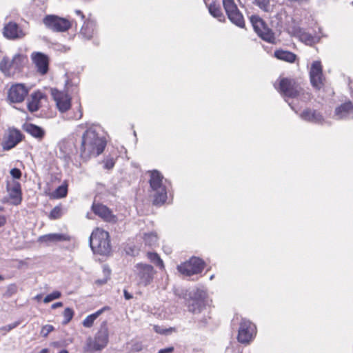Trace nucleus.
I'll return each mask as SVG.
<instances>
[{
	"label": "nucleus",
	"instance_id": "obj_1",
	"mask_svg": "<svg viewBox=\"0 0 353 353\" xmlns=\"http://www.w3.org/2000/svg\"><path fill=\"white\" fill-rule=\"evenodd\" d=\"M100 132L99 126L92 125L83 134L80 148L81 158L86 160L92 156H99L103 152L106 141L100 135Z\"/></svg>",
	"mask_w": 353,
	"mask_h": 353
},
{
	"label": "nucleus",
	"instance_id": "obj_2",
	"mask_svg": "<svg viewBox=\"0 0 353 353\" xmlns=\"http://www.w3.org/2000/svg\"><path fill=\"white\" fill-rule=\"evenodd\" d=\"M109 343L108 322L103 321L93 336H88L83 345V353H101Z\"/></svg>",
	"mask_w": 353,
	"mask_h": 353
},
{
	"label": "nucleus",
	"instance_id": "obj_3",
	"mask_svg": "<svg viewBox=\"0 0 353 353\" xmlns=\"http://www.w3.org/2000/svg\"><path fill=\"white\" fill-rule=\"evenodd\" d=\"M150 192L154 198L153 203L156 205H163L168 198V183L163 175L157 170L150 172Z\"/></svg>",
	"mask_w": 353,
	"mask_h": 353
},
{
	"label": "nucleus",
	"instance_id": "obj_4",
	"mask_svg": "<svg viewBox=\"0 0 353 353\" xmlns=\"http://www.w3.org/2000/svg\"><path fill=\"white\" fill-rule=\"evenodd\" d=\"M274 87L284 97L285 101L288 103L291 108L295 112H297L292 103L288 102V99L301 97L303 92L302 88L294 80L288 78L278 79L274 83Z\"/></svg>",
	"mask_w": 353,
	"mask_h": 353
},
{
	"label": "nucleus",
	"instance_id": "obj_5",
	"mask_svg": "<svg viewBox=\"0 0 353 353\" xmlns=\"http://www.w3.org/2000/svg\"><path fill=\"white\" fill-rule=\"evenodd\" d=\"M109 234L100 228L95 229L90 237V245L94 253L108 255L111 252Z\"/></svg>",
	"mask_w": 353,
	"mask_h": 353
},
{
	"label": "nucleus",
	"instance_id": "obj_6",
	"mask_svg": "<svg viewBox=\"0 0 353 353\" xmlns=\"http://www.w3.org/2000/svg\"><path fill=\"white\" fill-rule=\"evenodd\" d=\"M26 61V57L18 53L12 59L7 56L3 57L0 61V70L6 75H10L17 71H19Z\"/></svg>",
	"mask_w": 353,
	"mask_h": 353
},
{
	"label": "nucleus",
	"instance_id": "obj_7",
	"mask_svg": "<svg viewBox=\"0 0 353 353\" xmlns=\"http://www.w3.org/2000/svg\"><path fill=\"white\" fill-rule=\"evenodd\" d=\"M134 272L138 284L143 286L150 285L154 279L155 271L154 268L146 263H137L134 266Z\"/></svg>",
	"mask_w": 353,
	"mask_h": 353
},
{
	"label": "nucleus",
	"instance_id": "obj_8",
	"mask_svg": "<svg viewBox=\"0 0 353 353\" xmlns=\"http://www.w3.org/2000/svg\"><path fill=\"white\" fill-rule=\"evenodd\" d=\"M203 268L204 262L197 257H192L189 261L177 266V270L181 274L188 276L201 273Z\"/></svg>",
	"mask_w": 353,
	"mask_h": 353
},
{
	"label": "nucleus",
	"instance_id": "obj_9",
	"mask_svg": "<svg viewBox=\"0 0 353 353\" xmlns=\"http://www.w3.org/2000/svg\"><path fill=\"white\" fill-rule=\"evenodd\" d=\"M250 21L256 33L264 41L273 43L275 40L273 32L265 25L264 21L257 16H252Z\"/></svg>",
	"mask_w": 353,
	"mask_h": 353
},
{
	"label": "nucleus",
	"instance_id": "obj_10",
	"mask_svg": "<svg viewBox=\"0 0 353 353\" xmlns=\"http://www.w3.org/2000/svg\"><path fill=\"white\" fill-rule=\"evenodd\" d=\"M256 335V326L249 320L243 319L240 323L238 341L241 343L248 344Z\"/></svg>",
	"mask_w": 353,
	"mask_h": 353
},
{
	"label": "nucleus",
	"instance_id": "obj_11",
	"mask_svg": "<svg viewBox=\"0 0 353 353\" xmlns=\"http://www.w3.org/2000/svg\"><path fill=\"white\" fill-rule=\"evenodd\" d=\"M223 4L230 21L239 28H244L245 21L243 17L239 10L234 0H223Z\"/></svg>",
	"mask_w": 353,
	"mask_h": 353
},
{
	"label": "nucleus",
	"instance_id": "obj_12",
	"mask_svg": "<svg viewBox=\"0 0 353 353\" xmlns=\"http://www.w3.org/2000/svg\"><path fill=\"white\" fill-rule=\"evenodd\" d=\"M43 22L46 28L54 32H65L71 27V23L69 20L56 15L46 16Z\"/></svg>",
	"mask_w": 353,
	"mask_h": 353
},
{
	"label": "nucleus",
	"instance_id": "obj_13",
	"mask_svg": "<svg viewBox=\"0 0 353 353\" xmlns=\"http://www.w3.org/2000/svg\"><path fill=\"white\" fill-rule=\"evenodd\" d=\"M310 81L314 88L321 89L323 85V68L319 61H314L310 70Z\"/></svg>",
	"mask_w": 353,
	"mask_h": 353
},
{
	"label": "nucleus",
	"instance_id": "obj_14",
	"mask_svg": "<svg viewBox=\"0 0 353 353\" xmlns=\"http://www.w3.org/2000/svg\"><path fill=\"white\" fill-rule=\"evenodd\" d=\"M28 94V89L22 83L12 85L8 90V99L12 103H21Z\"/></svg>",
	"mask_w": 353,
	"mask_h": 353
},
{
	"label": "nucleus",
	"instance_id": "obj_15",
	"mask_svg": "<svg viewBox=\"0 0 353 353\" xmlns=\"http://www.w3.org/2000/svg\"><path fill=\"white\" fill-rule=\"evenodd\" d=\"M3 36L10 40H17L23 39L26 34L24 31L17 23L9 22L3 28Z\"/></svg>",
	"mask_w": 353,
	"mask_h": 353
},
{
	"label": "nucleus",
	"instance_id": "obj_16",
	"mask_svg": "<svg viewBox=\"0 0 353 353\" xmlns=\"http://www.w3.org/2000/svg\"><path fill=\"white\" fill-rule=\"evenodd\" d=\"M6 189L11 200V203L14 205H19L22 201L21 184L14 179L8 181Z\"/></svg>",
	"mask_w": 353,
	"mask_h": 353
},
{
	"label": "nucleus",
	"instance_id": "obj_17",
	"mask_svg": "<svg viewBox=\"0 0 353 353\" xmlns=\"http://www.w3.org/2000/svg\"><path fill=\"white\" fill-rule=\"evenodd\" d=\"M31 59L35 65L37 71L41 75L46 74L48 71L49 58L40 52H34L31 54Z\"/></svg>",
	"mask_w": 353,
	"mask_h": 353
},
{
	"label": "nucleus",
	"instance_id": "obj_18",
	"mask_svg": "<svg viewBox=\"0 0 353 353\" xmlns=\"http://www.w3.org/2000/svg\"><path fill=\"white\" fill-rule=\"evenodd\" d=\"M334 118L336 120L353 119V103L346 101L335 108Z\"/></svg>",
	"mask_w": 353,
	"mask_h": 353
},
{
	"label": "nucleus",
	"instance_id": "obj_19",
	"mask_svg": "<svg viewBox=\"0 0 353 353\" xmlns=\"http://www.w3.org/2000/svg\"><path fill=\"white\" fill-rule=\"evenodd\" d=\"M52 94L59 111L64 112L70 109L71 98L68 94L54 90H52Z\"/></svg>",
	"mask_w": 353,
	"mask_h": 353
},
{
	"label": "nucleus",
	"instance_id": "obj_20",
	"mask_svg": "<svg viewBox=\"0 0 353 353\" xmlns=\"http://www.w3.org/2000/svg\"><path fill=\"white\" fill-rule=\"evenodd\" d=\"M205 292L201 290H197L192 300L188 303V307L190 312L193 313L200 312L204 306Z\"/></svg>",
	"mask_w": 353,
	"mask_h": 353
},
{
	"label": "nucleus",
	"instance_id": "obj_21",
	"mask_svg": "<svg viewBox=\"0 0 353 353\" xmlns=\"http://www.w3.org/2000/svg\"><path fill=\"white\" fill-rule=\"evenodd\" d=\"M22 140V134L16 129L10 130L6 139L3 141L4 150H9L15 147Z\"/></svg>",
	"mask_w": 353,
	"mask_h": 353
},
{
	"label": "nucleus",
	"instance_id": "obj_22",
	"mask_svg": "<svg viewBox=\"0 0 353 353\" xmlns=\"http://www.w3.org/2000/svg\"><path fill=\"white\" fill-rule=\"evenodd\" d=\"M94 213L105 221L111 222L114 221L115 216L112 214V212L105 205L102 204H93L92 206Z\"/></svg>",
	"mask_w": 353,
	"mask_h": 353
},
{
	"label": "nucleus",
	"instance_id": "obj_23",
	"mask_svg": "<svg viewBox=\"0 0 353 353\" xmlns=\"http://www.w3.org/2000/svg\"><path fill=\"white\" fill-rule=\"evenodd\" d=\"M301 119L314 123L321 124L323 122V117L316 110L305 109L300 114Z\"/></svg>",
	"mask_w": 353,
	"mask_h": 353
},
{
	"label": "nucleus",
	"instance_id": "obj_24",
	"mask_svg": "<svg viewBox=\"0 0 353 353\" xmlns=\"http://www.w3.org/2000/svg\"><path fill=\"white\" fill-rule=\"evenodd\" d=\"M97 32V23L94 21L88 19L84 22L81 29V34L86 39H90Z\"/></svg>",
	"mask_w": 353,
	"mask_h": 353
},
{
	"label": "nucleus",
	"instance_id": "obj_25",
	"mask_svg": "<svg viewBox=\"0 0 353 353\" xmlns=\"http://www.w3.org/2000/svg\"><path fill=\"white\" fill-rule=\"evenodd\" d=\"M68 238L66 235L58 233H51L41 236L38 239V241L41 243L49 244L59 241H67Z\"/></svg>",
	"mask_w": 353,
	"mask_h": 353
},
{
	"label": "nucleus",
	"instance_id": "obj_26",
	"mask_svg": "<svg viewBox=\"0 0 353 353\" xmlns=\"http://www.w3.org/2000/svg\"><path fill=\"white\" fill-rule=\"evenodd\" d=\"M23 128L27 133L37 139H42L45 135V130L43 128L32 123H25Z\"/></svg>",
	"mask_w": 353,
	"mask_h": 353
},
{
	"label": "nucleus",
	"instance_id": "obj_27",
	"mask_svg": "<svg viewBox=\"0 0 353 353\" xmlns=\"http://www.w3.org/2000/svg\"><path fill=\"white\" fill-rule=\"evenodd\" d=\"M43 97V94L40 91L34 92L30 95L28 102V108L30 112H34L39 110L40 101Z\"/></svg>",
	"mask_w": 353,
	"mask_h": 353
},
{
	"label": "nucleus",
	"instance_id": "obj_28",
	"mask_svg": "<svg viewBox=\"0 0 353 353\" xmlns=\"http://www.w3.org/2000/svg\"><path fill=\"white\" fill-rule=\"evenodd\" d=\"M110 310V307L108 306H105L103 307H102L101 309L97 310V312H95L94 313L90 314V315H88V316L85 317V319L82 322V324L85 327H88V328H90L91 327L93 324H94V321L105 311H107V310Z\"/></svg>",
	"mask_w": 353,
	"mask_h": 353
},
{
	"label": "nucleus",
	"instance_id": "obj_29",
	"mask_svg": "<svg viewBox=\"0 0 353 353\" xmlns=\"http://www.w3.org/2000/svg\"><path fill=\"white\" fill-rule=\"evenodd\" d=\"M274 56L278 59L285 61L289 63H293L294 62L296 59V55L290 52L283 50H278L274 52Z\"/></svg>",
	"mask_w": 353,
	"mask_h": 353
},
{
	"label": "nucleus",
	"instance_id": "obj_30",
	"mask_svg": "<svg viewBox=\"0 0 353 353\" xmlns=\"http://www.w3.org/2000/svg\"><path fill=\"white\" fill-rule=\"evenodd\" d=\"M208 10L210 14L217 19L219 21L223 22L225 21V17L219 6L214 3H212L209 6Z\"/></svg>",
	"mask_w": 353,
	"mask_h": 353
},
{
	"label": "nucleus",
	"instance_id": "obj_31",
	"mask_svg": "<svg viewBox=\"0 0 353 353\" xmlns=\"http://www.w3.org/2000/svg\"><path fill=\"white\" fill-rule=\"evenodd\" d=\"M299 38L301 41L310 46L314 44L319 41V38L318 37L312 36V34L305 32H301Z\"/></svg>",
	"mask_w": 353,
	"mask_h": 353
},
{
	"label": "nucleus",
	"instance_id": "obj_32",
	"mask_svg": "<svg viewBox=\"0 0 353 353\" xmlns=\"http://www.w3.org/2000/svg\"><path fill=\"white\" fill-rule=\"evenodd\" d=\"M159 238L155 232L145 233L143 236V241L145 245L152 247L157 244Z\"/></svg>",
	"mask_w": 353,
	"mask_h": 353
},
{
	"label": "nucleus",
	"instance_id": "obj_33",
	"mask_svg": "<svg viewBox=\"0 0 353 353\" xmlns=\"http://www.w3.org/2000/svg\"><path fill=\"white\" fill-rule=\"evenodd\" d=\"M147 256L152 263L159 268L163 269L164 268L163 262L157 253L148 252Z\"/></svg>",
	"mask_w": 353,
	"mask_h": 353
},
{
	"label": "nucleus",
	"instance_id": "obj_34",
	"mask_svg": "<svg viewBox=\"0 0 353 353\" xmlns=\"http://www.w3.org/2000/svg\"><path fill=\"white\" fill-rule=\"evenodd\" d=\"M153 329L155 332L163 335H168L176 331L174 327L165 328L159 325H154Z\"/></svg>",
	"mask_w": 353,
	"mask_h": 353
},
{
	"label": "nucleus",
	"instance_id": "obj_35",
	"mask_svg": "<svg viewBox=\"0 0 353 353\" xmlns=\"http://www.w3.org/2000/svg\"><path fill=\"white\" fill-rule=\"evenodd\" d=\"M67 185H62L59 186L54 192V197L57 199L63 198L67 195Z\"/></svg>",
	"mask_w": 353,
	"mask_h": 353
},
{
	"label": "nucleus",
	"instance_id": "obj_36",
	"mask_svg": "<svg viewBox=\"0 0 353 353\" xmlns=\"http://www.w3.org/2000/svg\"><path fill=\"white\" fill-rule=\"evenodd\" d=\"M20 323L21 322L17 321L7 325L2 326L0 327V333H1L3 335H6L7 332L17 327Z\"/></svg>",
	"mask_w": 353,
	"mask_h": 353
},
{
	"label": "nucleus",
	"instance_id": "obj_37",
	"mask_svg": "<svg viewBox=\"0 0 353 353\" xmlns=\"http://www.w3.org/2000/svg\"><path fill=\"white\" fill-rule=\"evenodd\" d=\"M254 3L265 12L270 10V0H254Z\"/></svg>",
	"mask_w": 353,
	"mask_h": 353
},
{
	"label": "nucleus",
	"instance_id": "obj_38",
	"mask_svg": "<svg viewBox=\"0 0 353 353\" xmlns=\"http://www.w3.org/2000/svg\"><path fill=\"white\" fill-rule=\"evenodd\" d=\"M61 294L59 291H54L53 292L48 294L43 299V302L46 303H50L54 299H59Z\"/></svg>",
	"mask_w": 353,
	"mask_h": 353
},
{
	"label": "nucleus",
	"instance_id": "obj_39",
	"mask_svg": "<svg viewBox=\"0 0 353 353\" xmlns=\"http://www.w3.org/2000/svg\"><path fill=\"white\" fill-rule=\"evenodd\" d=\"M63 314V317H64L63 323L67 324L72 319L73 315H74V312L71 308L67 307L64 310Z\"/></svg>",
	"mask_w": 353,
	"mask_h": 353
},
{
	"label": "nucleus",
	"instance_id": "obj_40",
	"mask_svg": "<svg viewBox=\"0 0 353 353\" xmlns=\"http://www.w3.org/2000/svg\"><path fill=\"white\" fill-rule=\"evenodd\" d=\"M79 81L77 80H74V81H69V80H67L66 82H65V89H66V91L67 92H74L75 90L77 89V85L78 84Z\"/></svg>",
	"mask_w": 353,
	"mask_h": 353
},
{
	"label": "nucleus",
	"instance_id": "obj_41",
	"mask_svg": "<svg viewBox=\"0 0 353 353\" xmlns=\"http://www.w3.org/2000/svg\"><path fill=\"white\" fill-rule=\"evenodd\" d=\"M54 330V327L52 325H44L41 330V335L43 337H47L48 335Z\"/></svg>",
	"mask_w": 353,
	"mask_h": 353
},
{
	"label": "nucleus",
	"instance_id": "obj_42",
	"mask_svg": "<svg viewBox=\"0 0 353 353\" xmlns=\"http://www.w3.org/2000/svg\"><path fill=\"white\" fill-rule=\"evenodd\" d=\"M61 210L59 207L54 208L50 214V218L52 219H57L61 216Z\"/></svg>",
	"mask_w": 353,
	"mask_h": 353
},
{
	"label": "nucleus",
	"instance_id": "obj_43",
	"mask_svg": "<svg viewBox=\"0 0 353 353\" xmlns=\"http://www.w3.org/2000/svg\"><path fill=\"white\" fill-rule=\"evenodd\" d=\"M10 173L11 176H12V178L14 179H19L21 176V172L18 168L11 169Z\"/></svg>",
	"mask_w": 353,
	"mask_h": 353
},
{
	"label": "nucleus",
	"instance_id": "obj_44",
	"mask_svg": "<svg viewBox=\"0 0 353 353\" xmlns=\"http://www.w3.org/2000/svg\"><path fill=\"white\" fill-rule=\"evenodd\" d=\"M114 163L112 159H108L105 163V168L107 169H111L113 168Z\"/></svg>",
	"mask_w": 353,
	"mask_h": 353
},
{
	"label": "nucleus",
	"instance_id": "obj_45",
	"mask_svg": "<svg viewBox=\"0 0 353 353\" xmlns=\"http://www.w3.org/2000/svg\"><path fill=\"white\" fill-rule=\"evenodd\" d=\"M174 351L173 347H168L164 349H161L158 353H172Z\"/></svg>",
	"mask_w": 353,
	"mask_h": 353
},
{
	"label": "nucleus",
	"instance_id": "obj_46",
	"mask_svg": "<svg viewBox=\"0 0 353 353\" xmlns=\"http://www.w3.org/2000/svg\"><path fill=\"white\" fill-rule=\"evenodd\" d=\"M108 279L105 278L103 279H98L95 281V283L98 285H102L107 283Z\"/></svg>",
	"mask_w": 353,
	"mask_h": 353
},
{
	"label": "nucleus",
	"instance_id": "obj_47",
	"mask_svg": "<svg viewBox=\"0 0 353 353\" xmlns=\"http://www.w3.org/2000/svg\"><path fill=\"white\" fill-rule=\"evenodd\" d=\"M124 297L126 300H130L132 299V295L130 294L127 290L123 291Z\"/></svg>",
	"mask_w": 353,
	"mask_h": 353
},
{
	"label": "nucleus",
	"instance_id": "obj_48",
	"mask_svg": "<svg viewBox=\"0 0 353 353\" xmlns=\"http://www.w3.org/2000/svg\"><path fill=\"white\" fill-rule=\"evenodd\" d=\"M63 305V303L61 302H57L55 303H53L51 306L52 309H57V307H60Z\"/></svg>",
	"mask_w": 353,
	"mask_h": 353
},
{
	"label": "nucleus",
	"instance_id": "obj_49",
	"mask_svg": "<svg viewBox=\"0 0 353 353\" xmlns=\"http://www.w3.org/2000/svg\"><path fill=\"white\" fill-rule=\"evenodd\" d=\"M75 13L77 15H79L81 17L82 19H83L85 18L84 14H83V12L81 10H75Z\"/></svg>",
	"mask_w": 353,
	"mask_h": 353
},
{
	"label": "nucleus",
	"instance_id": "obj_50",
	"mask_svg": "<svg viewBox=\"0 0 353 353\" xmlns=\"http://www.w3.org/2000/svg\"><path fill=\"white\" fill-rule=\"evenodd\" d=\"M6 223V219L3 216H0V227Z\"/></svg>",
	"mask_w": 353,
	"mask_h": 353
},
{
	"label": "nucleus",
	"instance_id": "obj_51",
	"mask_svg": "<svg viewBox=\"0 0 353 353\" xmlns=\"http://www.w3.org/2000/svg\"><path fill=\"white\" fill-rule=\"evenodd\" d=\"M290 1H294L298 3H304L307 1V0H290Z\"/></svg>",
	"mask_w": 353,
	"mask_h": 353
},
{
	"label": "nucleus",
	"instance_id": "obj_52",
	"mask_svg": "<svg viewBox=\"0 0 353 353\" xmlns=\"http://www.w3.org/2000/svg\"><path fill=\"white\" fill-rule=\"evenodd\" d=\"M39 353H48V350L45 348V349H42Z\"/></svg>",
	"mask_w": 353,
	"mask_h": 353
},
{
	"label": "nucleus",
	"instance_id": "obj_53",
	"mask_svg": "<svg viewBox=\"0 0 353 353\" xmlns=\"http://www.w3.org/2000/svg\"><path fill=\"white\" fill-rule=\"evenodd\" d=\"M41 296H41V294H38V295H37V296L34 297V299H35L36 300H40V299L41 298Z\"/></svg>",
	"mask_w": 353,
	"mask_h": 353
},
{
	"label": "nucleus",
	"instance_id": "obj_54",
	"mask_svg": "<svg viewBox=\"0 0 353 353\" xmlns=\"http://www.w3.org/2000/svg\"><path fill=\"white\" fill-rule=\"evenodd\" d=\"M59 353H68V352L66 350H61Z\"/></svg>",
	"mask_w": 353,
	"mask_h": 353
},
{
	"label": "nucleus",
	"instance_id": "obj_55",
	"mask_svg": "<svg viewBox=\"0 0 353 353\" xmlns=\"http://www.w3.org/2000/svg\"><path fill=\"white\" fill-rule=\"evenodd\" d=\"M82 117V113L80 112L78 117H76V119H80Z\"/></svg>",
	"mask_w": 353,
	"mask_h": 353
},
{
	"label": "nucleus",
	"instance_id": "obj_56",
	"mask_svg": "<svg viewBox=\"0 0 353 353\" xmlns=\"http://www.w3.org/2000/svg\"><path fill=\"white\" fill-rule=\"evenodd\" d=\"M213 278H214V275H212V276H210V280H212V279H213Z\"/></svg>",
	"mask_w": 353,
	"mask_h": 353
},
{
	"label": "nucleus",
	"instance_id": "obj_57",
	"mask_svg": "<svg viewBox=\"0 0 353 353\" xmlns=\"http://www.w3.org/2000/svg\"><path fill=\"white\" fill-rule=\"evenodd\" d=\"M3 279V276L0 275V281H1Z\"/></svg>",
	"mask_w": 353,
	"mask_h": 353
},
{
	"label": "nucleus",
	"instance_id": "obj_58",
	"mask_svg": "<svg viewBox=\"0 0 353 353\" xmlns=\"http://www.w3.org/2000/svg\"><path fill=\"white\" fill-rule=\"evenodd\" d=\"M352 5H353V2H352Z\"/></svg>",
	"mask_w": 353,
	"mask_h": 353
}]
</instances>
